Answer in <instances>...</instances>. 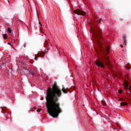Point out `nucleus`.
<instances>
[{"mask_svg":"<svg viewBox=\"0 0 131 131\" xmlns=\"http://www.w3.org/2000/svg\"><path fill=\"white\" fill-rule=\"evenodd\" d=\"M99 22H100V23H101V21H100V20H99Z\"/></svg>","mask_w":131,"mask_h":131,"instance_id":"nucleus-18","label":"nucleus"},{"mask_svg":"<svg viewBox=\"0 0 131 131\" xmlns=\"http://www.w3.org/2000/svg\"><path fill=\"white\" fill-rule=\"evenodd\" d=\"M7 32H8V34H11V33H12V30H11V28H8L7 29Z\"/></svg>","mask_w":131,"mask_h":131,"instance_id":"nucleus-6","label":"nucleus"},{"mask_svg":"<svg viewBox=\"0 0 131 131\" xmlns=\"http://www.w3.org/2000/svg\"><path fill=\"white\" fill-rule=\"evenodd\" d=\"M8 45H11V43H10V42H8Z\"/></svg>","mask_w":131,"mask_h":131,"instance_id":"nucleus-17","label":"nucleus"},{"mask_svg":"<svg viewBox=\"0 0 131 131\" xmlns=\"http://www.w3.org/2000/svg\"><path fill=\"white\" fill-rule=\"evenodd\" d=\"M109 50H110L109 47H107L105 49L102 46L99 47V51L101 54H104V56L102 62L100 61L99 60H97L96 61L97 66H98V67H101V68H105L104 65H106L107 67H110L109 66L111 65V60H110V59L108 56L105 55L109 54Z\"/></svg>","mask_w":131,"mask_h":131,"instance_id":"nucleus-2","label":"nucleus"},{"mask_svg":"<svg viewBox=\"0 0 131 131\" xmlns=\"http://www.w3.org/2000/svg\"><path fill=\"white\" fill-rule=\"evenodd\" d=\"M123 39L124 40V43L125 46H126V36L124 35L123 36Z\"/></svg>","mask_w":131,"mask_h":131,"instance_id":"nucleus-5","label":"nucleus"},{"mask_svg":"<svg viewBox=\"0 0 131 131\" xmlns=\"http://www.w3.org/2000/svg\"><path fill=\"white\" fill-rule=\"evenodd\" d=\"M124 89L125 90H127V89H128V84H127V82H126V83L124 85Z\"/></svg>","mask_w":131,"mask_h":131,"instance_id":"nucleus-8","label":"nucleus"},{"mask_svg":"<svg viewBox=\"0 0 131 131\" xmlns=\"http://www.w3.org/2000/svg\"><path fill=\"white\" fill-rule=\"evenodd\" d=\"M62 91L63 93H64V94H67V92L66 91V89L65 88H62Z\"/></svg>","mask_w":131,"mask_h":131,"instance_id":"nucleus-11","label":"nucleus"},{"mask_svg":"<svg viewBox=\"0 0 131 131\" xmlns=\"http://www.w3.org/2000/svg\"><path fill=\"white\" fill-rule=\"evenodd\" d=\"M37 112H40V111H41V110L40 109H39V110H37Z\"/></svg>","mask_w":131,"mask_h":131,"instance_id":"nucleus-14","label":"nucleus"},{"mask_svg":"<svg viewBox=\"0 0 131 131\" xmlns=\"http://www.w3.org/2000/svg\"><path fill=\"white\" fill-rule=\"evenodd\" d=\"M3 38L4 39H7V38H8V37L7 36V34H3Z\"/></svg>","mask_w":131,"mask_h":131,"instance_id":"nucleus-10","label":"nucleus"},{"mask_svg":"<svg viewBox=\"0 0 131 131\" xmlns=\"http://www.w3.org/2000/svg\"><path fill=\"white\" fill-rule=\"evenodd\" d=\"M42 55H45V53L44 52H43Z\"/></svg>","mask_w":131,"mask_h":131,"instance_id":"nucleus-16","label":"nucleus"},{"mask_svg":"<svg viewBox=\"0 0 131 131\" xmlns=\"http://www.w3.org/2000/svg\"><path fill=\"white\" fill-rule=\"evenodd\" d=\"M29 73L31 75H33V76H34L35 75V73L33 72V71H29Z\"/></svg>","mask_w":131,"mask_h":131,"instance_id":"nucleus-7","label":"nucleus"},{"mask_svg":"<svg viewBox=\"0 0 131 131\" xmlns=\"http://www.w3.org/2000/svg\"><path fill=\"white\" fill-rule=\"evenodd\" d=\"M41 26H42V25H41Z\"/></svg>","mask_w":131,"mask_h":131,"instance_id":"nucleus-19","label":"nucleus"},{"mask_svg":"<svg viewBox=\"0 0 131 131\" xmlns=\"http://www.w3.org/2000/svg\"><path fill=\"white\" fill-rule=\"evenodd\" d=\"M128 90H129V91H131V86H129Z\"/></svg>","mask_w":131,"mask_h":131,"instance_id":"nucleus-15","label":"nucleus"},{"mask_svg":"<svg viewBox=\"0 0 131 131\" xmlns=\"http://www.w3.org/2000/svg\"><path fill=\"white\" fill-rule=\"evenodd\" d=\"M127 105V103L126 102H122L121 103V106H126Z\"/></svg>","mask_w":131,"mask_h":131,"instance_id":"nucleus-9","label":"nucleus"},{"mask_svg":"<svg viewBox=\"0 0 131 131\" xmlns=\"http://www.w3.org/2000/svg\"><path fill=\"white\" fill-rule=\"evenodd\" d=\"M119 94H122V90L120 89L118 91Z\"/></svg>","mask_w":131,"mask_h":131,"instance_id":"nucleus-12","label":"nucleus"},{"mask_svg":"<svg viewBox=\"0 0 131 131\" xmlns=\"http://www.w3.org/2000/svg\"><path fill=\"white\" fill-rule=\"evenodd\" d=\"M95 36H96V40L98 41L99 43L102 41V36H101V31H97L95 33Z\"/></svg>","mask_w":131,"mask_h":131,"instance_id":"nucleus-3","label":"nucleus"},{"mask_svg":"<svg viewBox=\"0 0 131 131\" xmlns=\"http://www.w3.org/2000/svg\"><path fill=\"white\" fill-rule=\"evenodd\" d=\"M46 96V108L48 113L52 117L56 118L62 112L59 103V98L62 96V91L55 83L52 88H49L47 90Z\"/></svg>","mask_w":131,"mask_h":131,"instance_id":"nucleus-1","label":"nucleus"},{"mask_svg":"<svg viewBox=\"0 0 131 131\" xmlns=\"http://www.w3.org/2000/svg\"><path fill=\"white\" fill-rule=\"evenodd\" d=\"M74 13L75 14H77V15H80L81 16H84L86 13L85 12L82 11L79 9H76L74 11Z\"/></svg>","mask_w":131,"mask_h":131,"instance_id":"nucleus-4","label":"nucleus"},{"mask_svg":"<svg viewBox=\"0 0 131 131\" xmlns=\"http://www.w3.org/2000/svg\"><path fill=\"white\" fill-rule=\"evenodd\" d=\"M45 42H46L45 46L47 47V46H48L49 42H48V40H47L45 41Z\"/></svg>","mask_w":131,"mask_h":131,"instance_id":"nucleus-13","label":"nucleus"}]
</instances>
